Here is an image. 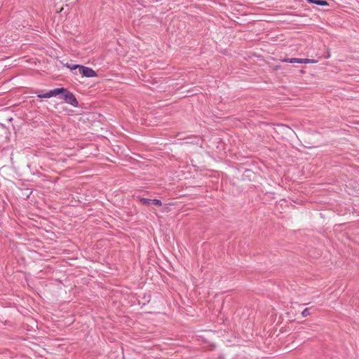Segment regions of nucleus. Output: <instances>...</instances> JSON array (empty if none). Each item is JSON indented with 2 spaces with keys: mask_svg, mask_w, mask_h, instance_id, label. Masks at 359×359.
Segmentation results:
<instances>
[{
  "mask_svg": "<svg viewBox=\"0 0 359 359\" xmlns=\"http://www.w3.org/2000/svg\"><path fill=\"white\" fill-rule=\"evenodd\" d=\"M311 313H310V311H309V309L306 308L302 312V316L303 317H307L308 316H309Z\"/></svg>",
  "mask_w": 359,
  "mask_h": 359,
  "instance_id": "obj_7",
  "label": "nucleus"
},
{
  "mask_svg": "<svg viewBox=\"0 0 359 359\" xmlns=\"http://www.w3.org/2000/svg\"><path fill=\"white\" fill-rule=\"evenodd\" d=\"M313 4L319 5V6H327L328 3L326 1L324 0H316L315 1H313Z\"/></svg>",
  "mask_w": 359,
  "mask_h": 359,
  "instance_id": "obj_5",
  "label": "nucleus"
},
{
  "mask_svg": "<svg viewBox=\"0 0 359 359\" xmlns=\"http://www.w3.org/2000/svg\"><path fill=\"white\" fill-rule=\"evenodd\" d=\"M140 201L142 204L147 205V206H149L151 204V199H149V198H140Z\"/></svg>",
  "mask_w": 359,
  "mask_h": 359,
  "instance_id": "obj_4",
  "label": "nucleus"
},
{
  "mask_svg": "<svg viewBox=\"0 0 359 359\" xmlns=\"http://www.w3.org/2000/svg\"><path fill=\"white\" fill-rule=\"evenodd\" d=\"M151 204H154L157 206H161L162 202L158 199H151Z\"/></svg>",
  "mask_w": 359,
  "mask_h": 359,
  "instance_id": "obj_6",
  "label": "nucleus"
},
{
  "mask_svg": "<svg viewBox=\"0 0 359 359\" xmlns=\"http://www.w3.org/2000/svg\"><path fill=\"white\" fill-rule=\"evenodd\" d=\"M54 90H66L65 88H55Z\"/></svg>",
  "mask_w": 359,
  "mask_h": 359,
  "instance_id": "obj_8",
  "label": "nucleus"
},
{
  "mask_svg": "<svg viewBox=\"0 0 359 359\" xmlns=\"http://www.w3.org/2000/svg\"><path fill=\"white\" fill-rule=\"evenodd\" d=\"M68 67L74 74L81 75L82 77L90 78L97 76L96 72L90 67L79 65H68Z\"/></svg>",
  "mask_w": 359,
  "mask_h": 359,
  "instance_id": "obj_2",
  "label": "nucleus"
},
{
  "mask_svg": "<svg viewBox=\"0 0 359 359\" xmlns=\"http://www.w3.org/2000/svg\"><path fill=\"white\" fill-rule=\"evenodd\" d=\"M285 62H290V63H315L316 62L314 60H310V59H300V58H287L285 60Z\"/></svg>",
  "mask_w": 359,
  "mask_h": 359,
  "instance_id": "obj_3",
  "label": "nucleus"
},
{
  "mask_svg": "<svg viewBox=\"0 0 359 359\" xmlns=\"http://www.w3.org/2000/svg\"><path fill=\"white\" fill-rule=\"evenodd\" d=\"M308 1L313 3V1H315L316 0H307Z\"/></svg>",
  "mask_w": 359,
  "mask_h": 359,
  "instance_id": "obj_9",
  "label": "nucleus"
},
{
  "mask_svg": "<svg viewBox=\"0 0 359 359\" xmlns=\"http://www.w3.org/2000/svg\"><path fill=\"white\" fill-rule=\"evenodd\" d=\"M59 96L63 99L65 102L70 104L74 107H77L78 101L75 96L69 91H48L46 93H39L37 95L39 98H49L51 97Z\"/></svg>",
  "mask_w": 359,
  "mask_h": 359,
  "instance_id": "obj_1",
  "label": "nucleus"
}]
</instances>
